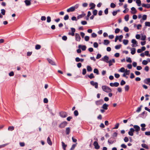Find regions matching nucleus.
Wrapping results in <instances>:
<instances>
[{"instance_id":"obj_23","label":"nucleus","mask_w":150,"mask_h":150,"mask_svg":"<svg viewBox=\"0 0 150 150\" xmlns=\"http://www.w3.org/2000/svg\"><path fill=\"white\" fill-rule=\"evenodd\" d=\"M47 60L52 65H55V64L54 62L52 60L48 59Z\"/></svg>"},{"instance_id":"obj_53","label":"nucleus","mask_w":150,"mask_h":150,"mask_svg":"<svg viewBox=\"0 0 150 150\" xmlns=\"http://www.w3.org/2000/svg\"><path fill=\"white\" fill-rule=\"evenodd\" d=\"M116 5L115 4L113 3H111L110 4V7L112 8H114L115 7Z\"/></svg>"},{"instance_id":"obj_22","label":"nucleus","mask_w":150,"mask_h":150,"mask_svg":"<svg viewBox=\"0 0 150 150\" xmlns=\"http://www.w3.org/2000/svg\"><path fill=\"white\" fill-rule=\"evenodd\" d=\"M115 62V60L114 59H113L112 60H110L109 61L108 63H109V66H110L113 63Z\"/></svg>"},{"instance_id":"obj_15","label":"nucleus","mask_w":150,"mask_h":150,"mask_svg":"<svg viewBox=\"0 0 150 150\" xmlns=\"http://www.w3.org/2000/svg\"><path fill=\"white\" fill-rule=\"evenodd\" d=\"M102 60L106 62L107 63H108L109 62V58L107 56H105L104 57V58L102 59Z\"/></svg>"},{"instance_id":"obj_38","label":"nucleus","mask_w":150,"mask_h":150,"mask_svg":"<svg viewBox=\"0 0 150 150\" xmlns=\"http://www.w3.org/2000/svg\"><path fill=\"white\" fill-rule=\"evenodd\" d=\"M87 70L88 71H91L92 70V69L91 66H87Z\"/></svg>"},{"instance_id":"obj_39","label":"nucleus","mask_w":150,"mask_h":150,"mask_svg":"<svg viewBox=\"0 0 150 150\" xmlns=\"http://www.w3.org/2000/svg\"><path fill=\"white\" fill-rule=\"evenodd\" d=\"M123 42L125 45H127L128 43V40H124L123 41Z\"/></svg>"},{"instance_id":"obj_26","label":"nucleus","mask_w":150,"mask_h":150,"mask_svg":"<svg viewBox=\"0 0 150 150\" xmlns=\"http://www.w3.org/2000/svg\"><path fill=\"white\" fill-rule=\"evenodd\" d=\"M110 43V41L107 40H105L104 41V44L105 45H107Z\"/></svg>"},{"instance_id":"obj_5","label":"nucleus","mask_w":150,"mask_h":150,"mask_svg":"<svg viewBox=\"0 0 150 150\" xmlns=\"http://www.w3.org/2000/svg\"><path fill=\"white\" fill-rule=\"evenodd\" d=\"M134 128L135 129V131L137 132V134H138V132L140 130V127L137 125H134L133 126Z\"/></svg>"},{"instance_id":"obj_17","label":"nucleus","mask_w":150,"mask_h":150,"mask_svg":"<svg viewBox=\"0 0 150 150\" xmlns=\"http://www.w3.org/2000/svg\"><path fill=\"white\" fill-rule=\"evenodd\" d=\"M131 10L132 11H131V13L132 14H135L137 12V11L136 10V8L134 7H132L131 8Z\"/></svg>"},{"instance_id":"obj_27","label":"nucleus","mask_w":150,"mask_h":150,"mask_svg":"<svg viewBox=\"0 0 150 150\" xmlns=\"http://www.w3.org/2000/svg\"><path fill=\"white\" fill-rule=\"evenodd\" d=\"M143 107V106L142 105H141L139 107H138L137 110H136V112H140L142 109V108Z\"/></svg>"},{"instance_id":"obj_56","label":"nucleus","mask_w":150,"mask_h":150,"mask_svg":"<svg viewBox=\"0 0 150 150\" xmlns=\"http://www.w3.org/2000/svg\"><path fill=\"white\" fill-rule=\"evenodd\" d=\"M119 71L122 72H124L125 71V69L124 67H122L120 69Z\"/></svg>"},{"instance_id":"obj_44","label":"nucleus","mask_w":150,"mask_h":150,"mask_svg":"<svg viewBox=\"0 0 150 150\" xmlns=\"http://www.w3.org/2000/svg\"><path fill=\"white\" fill-rule=\"evenodd\" d=\"M132 42L134 44H137V41L134 39L132 40Z\"/></svg>"},{"instance_id":"obj_51","label":"nucleus","mask_w":150,"mask_h":150,"mask_svg":"<svg viewBox=\"0 0 150 150\" xmlns=\"http://www.w3.org/2000/svg\"><path fill=\"white\" fill-rule=\"evenodd\" d=\"M129 16L128 15H127L125 16V19L126 21H127L129 20Z\"/></svg>"},{"instance_id":"obj_8","label":"nucleus","mask_w":150,"mask_h":150,"mask_svg":"<svg viewBox=\"0 0 150 150\" xmlns=\"http://www.w3.org/2000/svg\"><path fill=\"white\" fill-rule=\"evenodd\" d=\"M71 32H69L68 33V35H71L72 36L74 35V33L75 32V29L73 28H71Z\"/></svg>"},{"instance_id":"obj_31","label":"nucleus","mask_w":150,"mask_h":150,"mask_svg":"<svg viewBox=\"0 0 150 150\" xmlns=\"http://www.w3.org/2000/svg\"><path fill=\"white\" fill-rule=\"evenodd\" d=\"M131 53L132 54H134L136 52V49L135 48H131Z\"/></svg>"},{"instance_id":"obj_21","label":"nucleus","mask_w":150,"mask_h":150,"mask_svg":"<svg viewBox=\"0 0 150 150\" xmlns=\"http://www.w3.org/2000/svg\"><path fill=\"white\" fill-rule=\"evenodd\" d=\"M47 141L48 144L50 145H52V142L51 141V139L49 137H48L47 139Z\"/></svg>"},{"instance_id":"obj_60","label":"nucleus","mask_w":150,"mask_h":150,"mask_svg":"<svg viewBox=\"0 0 150 150\" xmlns=\"http://www.w3.org/2000/svg\"><path fill=\"white\" fill-rule=\"evenodd\" d=\"M93 46L95 48L98 47V43L96 42H95L93 44Z\"/></svg>"},{"instance_id":"obj_24","label":"nucleus","mask_w":150,"mask_h":150,"mask_svg":"<svg viewBox=\"0 0 150 150\" xmlns=\"http://www.w3.org/2000/svg\"><path fill=\"white\" fill-rule=\"evenodd\" d=\"M85 15L86 14L83 13L82 14L78 16L77 17V18L78 19H79L81 18L84 17Z\"/></svg>"},{"instance_id":"obj_32","label":"nucleus","mask_w":150,"mask_h":150,"mask_svg":"<svg viewBox=\"0 0 150 150\" xmlns=\"http://www.w3.org/2000/svg\"><path fill=\"white\" fill-rule=\"evenodd\" d=\"M77 144V143H76V144H73L71 149H70V150H74L75 147L76 146V145Z\"/></svg>"},{"instance_id":"obj_7","label":"nucleus","mask_w":150,"mask_h":150,"mask_svg":"<svg viewBox=\"0 0 150 150\" xmlns=\"http://www.w3.org/2000/svg\"><path fill=\"white\" fill-rule=\"evenodd\" d=\"M104 101L103 99H100L99 100L96 101L95 102L96 104L97 105H99L102 104Z\"/></svg>"},{"instance_id":"obj_62","label":"nucleus","mask_w":150,"mask_h":150,"mask_svg":"<svg viewBox=\"0 0 150 150\" xmlns=\"http://www.w3.org/2000/svg\"><path fill=\"white\" fill-rule=\"evenodd\" d=\"M114 86L115 87H117L119 85V83L117 82H115L113 83Z\"/></svg>"},{"instance_id":"obj_50","label":"nucleus","mask_w":150,"mask_h":150,"mask_svg":"<svg viewBox=\"0 0 150 150\" xmlns=\"http://www.w3.org/2000/svg\"><path fill=\"white\" fill-rule=\"evenodd\" d=\"M121 45H117L115 47V48L116 49H119L121 47Z\"/></svg>"},{"instance_id":"obj_19","label":"nucleus","mask_w":150,"mask_h":150,"mask_svg":"<svg viewBox=\"0 0 150 150\" xmlns=\"http://www.w3.org/2000/svg\"><path fill=\"white\" fill-rule=\"evenodd\" d=\"M142 7H145L147 8H150V4H143L142 5Z\"/></svg>"},{"instance_id":"obj_49","label":"nucleus","mask_w":150,"mask_h":150,"mask_svg":"<svg viewBox=\"0 0 150 150\" xmlns=\"http://www.w3.org/2000/svg\"><path fill=\"white\" fill-rule=\"evenodd\" d=\"M87 77H88L90 79H92L95 77L94 76H85V78H87Z\"/></svg>"},{"instance_id":"obj_52","label":"nucleus","mask_w":150,"mask_h":150,"mask_svg":"<svg viewBox=\"0 0 150 150\" xmlns=\"http://www.w3.org/2000/svg\"><path fill=\"white\" fill-rule=\"evenodd\" d=\"M69 18V16L68 15H66L64 16V19L65 20H67Z\"/></svg>"},{"instance_id":"obj_59","label":"nucleus","mask_w":150,"mask_h":150,"mask_svg":"<svg viewBox=\"0 0 150 150\" xmlns=\"http://www.w3.org/2000/svg\"><path fill=\"white\" fill-rule=\"evenodd\" d=\"M118 39L119 41H120V42H121V40L122 39V38L123 37V36L122 35H120L119 36H118Z\"/></svg>"},{"instance_id":"obj_2","label":"nucleus","mask_w":150,"mask_h":150,"mask_svg":"<svg viewBox=\"0 0 150 150\" xmlns=\"http://www.w3.org/2000/svg\"><path fill=\"white\" fill-rule=\"evenodd\" d=\"M102 88L103 91L107 93H110L112 91L110 88L106 86H102Z\"/></svg>"},{"instance_id":"obj_10","label":"nucleus","mask_w":150,"mask_h":150,"mask_svg":"<svg viewBox=\"0 0 150 150\" xmlns=\"http://www.w3.org/2000/svg\"><path fill=\"white\" fill-rule=\"evenodd\" d=\"M93 145L94 146L95 148L96 149H98L100 148V146L97 141H95L94 142Z\"/></svg>"},{"instance_id":"obj_41","label":"nucleus","mask_w":150,"mask_h":150,"mask_svg":"<svg viewBox=\"0 0 150 150\" xmlns=\"http://www.w3.org/2000/svg\"><path fill=\"white\" fill-rule=\"evenodd\" d=\"M125 91H128L129 89V86L128 85H126L125 86Z\"/></svg>"},{"instance_id":"obj_46","label":"nucleus","mask_w":150,"mask_h":150,"mask_svg":"<svg viewBox=\"0 0 150 150\" xmlns=\"http://www.w3.org/2000/svg\"><path fill=\"white\" fill-rule=\"evenodd\" d=\"M142 64L144 65H146L148 64V62L146 60H144L142 62Z\"/></svg>"},{"instance_id":"obj_28","label":"nucleus","mask_w":150,"mask_h":150,"mask_svg":"<svg viewBox=\"0 0 150 150\" xmlns=\"http://www.w3.org/2000/svg\"><path fill=\"white\" fill-rule=\"evenodd\" d=\"M62 143L63 149L64 150H66V147L67 146V145L66 144H65L63 142H62Z\"/></svg>"},{"instance_id":"obj_42","label":"nucleus","mask_w":150,"mask_h":150,"mask_svg":"<svg viewBox=\"0 0 150 150\" xmlns=\"http://www.w3.org/2000/svg\"><path fill=\"white\" fill-rule=\"evenodd\" d=\"M96 74H99V71L97 69H95L93 71Z\"/></svg>"},{"instance_id":"obj_6","label":"nucleus","mask_w":150,"mask_h":150,"mask_svg":"<svg viewBox=\"0 0 150 150\" xmlns=\"http://www.w3.org/2000/svg\"><path fill=\"white\" fill-rule=\"evenodd\" d=\"M135 131V130L132 128L130 129L128 133L129 135L132 136L133 135V132Z\"/></svg>"},{"instance_id":"obj_16","label":"nucleus","mask_w":150,"mask_h":150,"mask_svg":"<svg viewBox=\"0 0 150 150\" xmlns=\"http://www.w3.org/2000/svg\"><path fill=\"white\" fill-rule=\"evenodd\" d=\"M78 47L79 48H81L83 51H85L86 49V47L85 45H79L78 46Z\"/></svg>"},{"instance_id":"obj_11","label":"nucleus","mask_w":150,"mask_h":150,"mask_svg":"<svg viewBox=\"0 0 150 150\" xmlns=\"http://www.w3.org/2000/svg\"><path fill=\"white\" fill-rule=\"evenodd\" d=\"M75 40L78 42H80L81 40V37L78 33H75Z\"/></svg>"},{"instance_id":"obj_20","label":"nucleus","mask_w":150,"mask_h":150,"mask_svg":"<svg viewBox=\"0 0 150 150\" xmlns=\"http://www.w3.org/2000/svg\"><path fill=\"white\" fill-rule=\"evenodd\" d=\"M108 105L106 103L104 104L102 106V108L104 110H107L108 109Z\"/></svg>"},{"instance_id":"obj_25","label":"nucleus","mask_w":150,"mask_h":150,"mask_svg":"<svg viewBox=\"0 0 150 150\" xmlns=\"http://www.w3.org/2000/svg\"><path fill=\"white\" fill-rule=\"evenodd\" d=\"M70 132V128L69 127H67L66 129V133L67 134H69Z\"/></svg>"},{"instance_id":"obj_61","label":"nucleus","mask_w":150,"mask_h":150,"mask_svg":"<svg viewBox=\"0 0 150 150\" xmlns=\"http://www.w3.org/2000/svg\"><path fill=\"white\" fill-rule=\"evenodd\" d=\"M125 82L123 80H122L120 82V85L123 86L125 84Z\"/></svg>"},{"instance_id":"obj_36","label":"nucleus","mask_w":150,"mask_h":150,"mask_svg":"<svg viewBox=\"0 0 150 150\" xmlns=\"http://www.w3.org/2000/svg\"><path fill=\"white\" fill-rule=\"evenodd\" d=\"M14 129V127L13 126H10L8 127V130L9 131H12Z\"/></svg>"},{"instance_id":"obj_45","label":"nucleus","mask_w":150,"mask_h":150,"mask_svg":"<svg viewBox=\"0 0 150 150\" xmlns=\"http://www.w3.org/2000/svg\"><path fill=\"white\" fill-rule=\"evenodd\" d=\"M93 15H94V16L96 15L97 14V11L96 9L94 10L93 11Z\"/></svg>"},{"instance_id":"obj_40","label":"nucleus","mask_w":150,"mask_h":150,"mask_svg":"<svg viewBox=\"0 0 150 150\" xmlns=\"http://www.w3.org/2000/svg\"><path fill=\"white\" fill-rule=\"evenodd\" d=\"M136 3L137 4L138 6H140L141 5V1L140 0H137Z\"/></svg>"},{"instance_id":"obj_55","label":"nucleus","mask_w":150,"mask_h":150,"mask_svg":"<svg viewBox=\"0 0 150 150\" xmlns=\"http://www.w3.org/2000/svg\"><path fill=\"white\" fill-rule=\"evenodd\" d=\"M124 31L126 32H128L129 30V28L127 27H125L124 28Z\"/></svg>"},{"instance_id":"obj_58","label":"nucleus","mask_w":150,"mask_h":150,"mask_svg":"<svg viewBox=\"0 0 150 150\" xmlns=\"http://www.w3.org/2000/svg\"><path fill=\"white\" fill-rule=\"evenodd\" d=\"M85 40L86 41H88L89 40V37L88 36H86L85 37Z\"/></svg>"},{"instance_id":"obj_48","label":"nucleus","mask_w":150,"mask_h":150,"mask_svg":"<svg viewBox=\"0 0 150 150\" xmlns=\"http://www.w3.org/2000/svg\"><path fill=\"white\" fill-rule=\"evenodd\" d=\"M145 25L146 26L150 27V22H146Z\"/></svg>"},{"instance_id":"obj_64","label":"nucleus","mask_w":150,"mask_h":150,"mask_svg":"<svg viewBox=\"0 0 150 150\" xmlns=\"http://www.w3.org/2000/svg\"><path fill=\"white\" fill-rule=\"evenodd\" d=\"M124 141L125 142H127L128 141H129V139L127 137H125V138L124 139Z\"/></svg>"},{"instance_id":"obj_30","label":"nucleus","mask_w":150,"mask_h":150,"mask_svg":"<svg viewBox=\"0 0 150 150\" xmlns=\"http://www.w3.org/2000/svg\"><path fill=\"white\" fill-rule=\"evenodd\" d=\"M145 112H146V114L147 113V112H146L145 111H144L141 114H139V117H142V118H144V117H142V116H143L144 115V114H145Z\"/></svg>"},{"instance_id":"obj_3","label":"nucleus","mask_w":150,"mask_h":150,"mask_svg":"<svg viewBox=\"0 0 150 150\" xmlns=\"http://www.w3.org/2000/svg\"><path fill=\"white\" fill-rule=\"evenodd\" d=\"M60 116L62 118H65L67 116V114L66 112L64 111H61L59 113Z\"/></svg>"},{"instance_id":"obj_33","label":"nucleus","mask_w":150,"mask_h":150,"mask_svg":"<svg viewBox=\"0 0 150 150\" xmlns=\"http://www.w3.org/2000/svg\"><path fill=\"white\" fill-rule=\"evenodd\" d=\"M130 71L129 70H126L123 75H128L129 74Z\"/></svg>"},{"instance_id":"obj_29","label":"nucleus","mask_w":150,"mask_h":150,"mask_svg":"<svg viewBox=\"0 0 150 150\" xmlns=\"http://www.w3.org/2000/svg\"><path fill=\"white\" fill-rule=\"evenodd\" d=\"M142 147H143L145 149H149V147H148V146L145 144H142Z\"/></svg>"},{"instance_id":"obj_54","label":"nucleus","mask_w":150,"mask_h":150,"mask_svg":"<svg viewBox=\"0 0 150 150\" xmlns=\"http://www.w3.org/2000/svg\"><path fill=\"white\" fill-rule=\"evenodd\" d=\"M1 11V14L3 15H4L5 14V10L4 9H2Z\"/></svg>"},{"instance_id":"obj_34","label":"nucleus","mask_w":150,"mask_h":150,"mask_svg":"<svg viewBox=\"0 0 150 150\" xmlns=\"http://www.w3.org/2000/svg\"><path fill=\"white\" fill-rule=\"evenodd\" d=\"M120 11V10H118L116 11H113L112 13V14L113 16H115L117 14L118 12H119Z\"/></svg>"},{"instance_id":"obj_9","label":"nucleus","mask_w":150,"mask_h":150,"mask_svg":"<svg viewBox=\"0 0 150 150\" xmlns=\"http://www.w3.org/2000/svg\"><path fill=\"white\" fill-rule=\"evenodd\" d=\"M91 84L93 86H94L96 88H98V83L97 82H95L93 81H91L90 82Z\"/></svg>"},{"instance_id":"obj_4","label":"nucleus","mask_w":150,"mask_h":150,"mask_svg":"<svg viewBox=\"0 0 150 150\" xmlns=\"http://www.w3.org/2000/svg\"><path fill=\"white\" fill-rule=\"evenodd\" d=\"M67 123L66 121H64L59 125V127L60 128H63L67 125Z\"/></svg>"},{"instance_id":"obj_43","label":"nucleus","mask_w":150,"mask_h":150,"mask_svg":"<svg viewBox=\"0 0 150 150\" xmlns=\"http://www.w3.org/2000/svg\"><path fill=\"white\" fill-rule=\"evenodd\" d=\"M146 36L145 35H142L141 38V40H142L144 41L146 40Z\"/></svg>"},{"instance_id":"obj_12","label":"nucleus","mask_w":150,"mask_h":150,"mask_svg":"<svg viewBox=\"0 0 150 150\" xmlns=\"http://www.w3.org/2000/svg\"><path fill=\"white\" fill-rule=\"evenodd\" d=\"M112 137H110L108 140V142L109 144H112L113 143L116 142V140H112Z\"/></svg>"},{"instance_id":"obj_37","label":"nucleus","mask_w":150,"mask_h":150,"mask_svg":"<svg viewBox=\"0 0 150 150\" xmlns=\"http://www.w3.org/2000/svg\"><path fill=\"white\" fill-rule=\"evenodd\" d=\"M47 22L48 23H49L51 21V18L49 16H48L47 17Z\"/></svg>"},{"instance_id":"obj_13","label":"nucleus","mask_w":150,"mask_h":150,"mask_svg":"<svg viewBox=\"0 0 150 150\" xmlns=\"http://www.w3.org/2000/svg\"><path fill=\"white\" fill-rule=\"evenodd\" d=\"M89 6L91 7L90 8H89L90 10H93V9L96 6V5L93 3H91L89 4Z\"/></svg>"},{"instance_id":"obj_47","label":"nucleus","mask_w":150,"mask_h":150,"mask_svg":"<svg viewBox=\"0 0 150 150\" xmlns=\"http://www.w3.org/2000/svg\"><path fill=\"white\" fill-rule=\"evenodd\" d=\"M74 114L75 116H77L78 115L79 113L77 110H75L74 112Z\"/></svg>"},{"instance_id":"obj_14","label":"nucleus","mask_w":150,"mask_h":150,"mask_svg":"<svg viewBox=\"0 0 150 150\" xmlns=\"http://www.w3.org/2000/svg\"><path fill=\"white\" fill-rule=\"evenodd\" d=\"M144 82L145 83L150 85V78L146 79L144 80Z\"/></svg>"},{"instance_id":"obj_35","label":"nucleus","mask_w":150,"mask_h":150,"mask_svg":"<svg viewBox=\"0 0 150 150\" xmlns=\"http://www.w3.org/2000/svg\"><path fill=\"white\" fill-rule=\"evenodd\" d=\"M41 46L40 45H36L35 46V49L38 50L40 49Z\"/></svg>"},{"instance_id":"obj_1","label":"nucleus","mask_w":150,"mask_h":150,"mask_svg":"<svg viewBox=\"0 0 150 150\" xmlns=\"http://www.w3.org/2000/svg\"><path fill=\"white\" fill-rule=\"evenodd\" d=\"M79 7V4H76L73 6L71 7L67 10V12H72L74 11L75 9H77Z\"/></svg>"},{"instance_id":"obj_57","label":"nucleus","mask_w":150,"mask_h":150,"mask_svg":"<svg viewBox=\"0 0 150 150\" xmlns=\"http://www.w3.org/2000/svg\"><path fill=\"white\" fill-rule=\"evenodd\" d=\"M120 29L119 28H117L115 30V33H117L120 31Z\"/></svg>"},{"instance_id":"obj_63","label":"nucleus","mask_w":150,"mask_h":150,"mask_svg":"<svg viewBox=\"0 0 150 150\" xmlns=\"http://www.w3.org/2000/svg\"><path fill=\"white\" fill-rule=\"evenodd\" d=\"M119 124V123H117L115 125V126L113 128V129H117L118 128Z\"/></svg>"},{"instance_id":"obj_18","label":"nucleus","mask_w":150,"mask_h":150,"mask_svg":"<svg viewBox=\"0 0 150 150\" xmlns=\"http://www.w3.org/2000/svg\"><path fill=\"white\" fill-rule=\"evenodd\" d=\"M31 0H25L24 1V2L27 6H28L30 5L31 4Z\"/></svg>"}]
</instances>
